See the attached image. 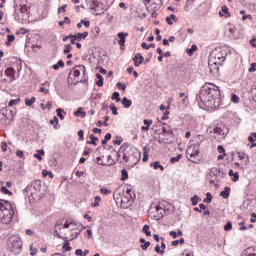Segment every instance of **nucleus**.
Listing matches in <instances>:
<instances>
[{
  "instance_id": "42",
  "label": "nucleus",
  "mask_w": 256,
  "mask_h": 256,
  "mask_svg": "<svg viewBox=\"0 0 256 256\" xmlns=\"http://www.w3.org/2000/svg\"><path fill=\"white\" fill-rule=\"evenodd\" d=\"M195 51H197V45L193 44L190 49L186 50V53L189 55V57H191Z\"/></svg>"
},
{
  "instance_id": "8",
  "label": "nucleus",
  "mask_w": 256,
  "mask_h": 256,
  "mask_svg": "<svg viewBox=\"0 0 256 256\" xmlns=\"http://www.w3.org/2000/svg\"><path fill=\"white\" fill-rule=\"evenodd\" d=\"M150 217L155 221H161L165 217V211L163 210V205L152 204L149 210Z\"/></svg>"
},
{
  "instance_id": "36",
  "label": "nucleus",
  "mask_w": 256,
  "mask_h": 256,
  "mask_svg": "<svg viewBox=\"0 0 256 256\" xmlns=\"http://www.w3.org/2000/svg\"><path fill=\"white\" fill-rule=\"evenodd\" d=\"M96 78L98 79L96 85L98 87H103V76L100 73H96Z\"/></svg>"
},
{
  "instance_id": "53",
  "label": "nucleus",
  "mask_w": 256,
  "mask_h": 256,
  "mask_svg": "<svg viewBox=\"0 0 256 256\" xmlns=\"http://www.w3.org/2000/svg\"><path fill=\"white\" fill-rule=\"evenodd\" d=\"M154 251L158 254V255H164L165 254V250H161V246L156 245V247L154 248Z\"/></svg>"
},
{
  "instance_id": "12",
  "label": "nucleus",
  "mask_w": 256,
  "mask_h": 256,
  "mask_svg": "<svg viewBox=\"0 0 256 256\" xmlns=\"http://www.w3.org/2000/svg\"><path fill=\"white\" fill-rule=\"evenodd\" d=\"M147 11H159L163 2L161 0H144Z\"/></svg>"
},
{
  "instance_id": "30",
  "label": "nucleus",
  "mask_w": 256,
  "mask_h": 256,
  "mask_svg": "<svg viewBox=\"0 0 256 256\" xmlns=\"http://www.w3.org/2000/svg\"><path fill=\"white\" fill-rule=\"evenodd\" d=\"M121 103H122L124 109H129V107H131V105H133V101L128 99L127 97H124L122 99Z\"/></svg>"
},
{
  "instance_id": "51",
  "label": "nucleus",
  "mask_w": 256,
  "mask_h": 256,
  "mask_svg": "<svg viewBox=\"0 0 256 256\" xmlns=\"http://www.w3.org/2000/svg\"><path fill=\"white\" fill-rule=\"evenodd\" d=\"M19 101H21V99L17 98V99H11L8 102V107H13V105H17L19 103Z\"/></svg>"
},
{
  "instance_id": "43",
  "label": "nucleus",
  "mask_w": 256,
  "mask_h": 256,
  "mask_svg": "<svg viewBox=\"0 0 256 256\" xmlns=\"http://www.w3.org/2000/svg\"><path fill=\"white\" fill-rule=\"evenodd\" d=\"M50 124L54 125V129H59V118L55 116L54 119L50 120Z\"/></svg>"
},
{
  "instance_id": "58",
  "label": "nucleus",
  "mask_w": 256,
  "mask_h": 256,
  "mask_svg": "<svg viewBox=\"0 0 256 256\" xmlns=\"http://www.w3.org/2000/svg\"><path fill=\"white\" fill-rule=\"evenodd\" d=\"M213 201V196H211V193L206 194V198L204 199V203H211Z\"/></svg>"
},
{
  "instance_id": "25",
  "label": "nucleus",
  "mask_w": 256,
  "mask_h": 256,
  "mask_svg": "<svg viewBox=\"0 0 256 256\" xmlns=\"http://www.w3.org/2000/svg\"><path fill=\"white\" fill-rule=\"evenodd\" d=\"M229 195H231V188L226 186L224 190L220 192V197L223 199H229Z\"/></svg>"
},
{
  "instance_id": "39",
  "label": "nucleus",
  "mask_w": 256,
  "mask_h": 256,
  "mask_svg": "<svg viewBox=\"0 0 256 256\" xmlns=\"http://www.w3.org/2000/svg\"><path fill=\"white\" fill-rule=\"evenodd\" d=\"M181 159H183V154H178L176 157L170 158V163L172 164L179 163Z\"/></svg>"
},
{
  "instance_id": "29",
  "label": "nucleus",
  "mask_w": 256,
  "mask_h": 256,
  "mask_svg": "<svg viewBox=\"0 0 256 256\" xmlns=\"http://www.w3.org/2000/svg\"><path fill=\"white\" fill-rule=\"evenodd\" d=\"M164 215H171L173 211H175V208L171 204H167L166 206H163Z\"/></svg>"
},
{
  "instance_id": "21",
  "label": "nucleus",
  "mask_w": 256,
  "mask_h": 256,
  "mask_svg": "<svg viewBox=\"0 0 256 256\" xmlns=\"http://www.w3.org/2000/svg\"><path fill=\"white\" fill-rule=\"evenodd\" d=\"M210 173L213 175V177H225V172H223L219 167L211 168Z\"/></svg>"
},
{
  "instance_id": "32",
  "label": "nucleus",
  "mask_w": 256,
  "mask_h": 256,
  "mask_svg": "<svg viewBox=\"0 0 256 256\" xmlns=\"http://www.w3.org/2000/svg\"><path fill=\"white\" fill-rule=\"evenodd\" d=\"M56 114H57V117H59V119H61V121H63V119H65L64 115H67V113L65 112V110H63V108H58L56 110Z\"/></svg>"
},
{
  "instance_id": "56",
  "label": "nucleus",
  "mask_w": 256,
  "mask_h": 256,
  "mask_svg": "<svg viewBox=\"0 0 256 256\" xmlns=\"http://www.w3.org/2000/svg\"><path fill=\"white\" fill-rule=\"evenodd\" d=\"M74 115H76V117H79V115H82V117H85L87 114L84 111H82V108H78V110L74 112Z\"/></svg>"
},
{
  "instance_id": "9",
  "label": "nucleus",
  "mask_w": 256,
  "mask_h": 256,
  "mask_svg": "<svg viewBox=\"0 0 256 256\" xmlns=\"http://www.w3.org/2000/svg\"><path fill=\"white\" fill-rule=\"evenodd\" d=\"M27 13V6L19 4V0H14V18L16 21H23Z\"/></svg>"
},
{
  "instance_id": "19",
  "label": "nucleus",
  "mask_w": 256,
  "mask_h": 256,
  "mask_svg": "<svg viewBox=\"0 0 256 256\" xmlns=\"http://www.w3.org/2000/svg\"><path fill=\"white\" fill-rule=\"evenodd\" d=\"M221 65L223 64L211 63V59L208 58V67L210 69V73H212L213 75H217V73H219V67H221Z\"/></svg>"
},
{
  "instance_id": "22",
  "label": "nucleus",
  "mask_w": 256,
  "mask_h": 256,
  "mask_svg": "<svg viewBox=\"0 0 256 256\" xmlns=\"http://www.w3.org/2000/svg\"><path fill=\"white\" fill-rule=\"evenodd\" d=\"M241 256H256V246L246 248L242 252Z\"/></svg>"
},
{
  "instance_id": "18",
  "label": "nucleus",
  "mask_w": 256,
  "mask_h": 256,
  "mask_svg": "<svg viewBox=\"0 0 256 256\" xmlns=\"http://www.w3.org/2000/svg\"><path fill=\"white\" fill-rule=\"evenodd\" d=\"M213 132L216 135H220L222 137H225V135H227V128L225 127V124H217L214 127Z\"/></svg>"
},
{
  "instance_id": "55",
  "label": "nucleus",
  "mask_w": 256,
  "mask_h": 256,
  "mask_svg": "<svg viewBox=\"0 0 256 256\" xmlns=\"http://www.w3.org/2000/svg\"><path fill=\"white\" fill-rule=\"evenodd\" d=\"M95 203H92V207H99V203H101V197L95 196Z\"/></svg>"
},
{
  "instance_id": "59",
  "label": "nucleus",
  "mask_w": 256,
  "mask_h": 256,
  "mask_svg": "<svg viewBox=\"0 0 256 256\" xmlns=\"http://www.w3.org/2000/svg\"><path fill=\"white\" fill-rule=\"evenodd\" d=\"M100 193H101V195H111V190H109L107 188H101Z\"/></svg>"
},
{
  "instance_id": "4",
  "label": "nucleus",
  "mask_w": 256,
  "mask_h": 256,
  "mask_svg": "<svg viewBox=\"0 0 256 256\" xmlns=\"http://www.w3.org/2000/svg\"><path fill=\"white\" fill-rule=\"evenodd\" d=\"M13 217H15L13 204L7 200L0 199V223L11 225Z\"/></svg>"
},
{
  "instance_id": "15",
  "label": "nucleus",
  "mask_w": 256,
  "mask_h": 256,
  "mask_svg": "<svg viewBox=\"0 0 256 256\" xmlns=\"http://www.w3.org/2000/svg\"><path fill=\"white\" fill-rule=\"evenodd\" d=\"M226 35L229 37V39H239V32L237 31V28L232 25L227 26Z\"/></svg>"
},
{
  "instance_id": "57",
  "label": "nucleus",
  "mask_w": 256,
  "mask_h": 256,
  "mask_svg": "<svg viewBox=\"0 0 256 256\" xmlns=\"http://www.w3.org/2000/svg\"><path fill=\"white\" fill-rule=\"evenodd\" d=\"M150 246H151V242L146 241V243L141 245V250L142 251H147V249H149Z\"/></svg>"
},
{
  "instance_id": "23",
  "label": "nucleus",
  "mask_w": 256,
  "mask_h": 256,
  "mask_svg": "<svg viewBox=\"0 0 256 256\" xmlns=\"http://www.w3.org/2000/svg\"><path fill=\"white\" fill-rule=\"evenodd\" d=\"M133 61H134L135 67H139L143 63V61H145V58L143 57V55L137 53L134 56Z\"/></svg>"
},
{
  "instance_id": "52",
  "label": "nucleus",
  "mask_w": 256,
  "mask_h": 256,
  "mask_svg": "<svg viewBox=\"0 0 256 256\" xmlns=\"http://www.w3.org/2000/svg\"><path fill=\"white\" fill-rule=\"evenodd\" d=\"M73 51V46L71 44H66L64 48V54L67 55V53H71Z\"/></svg>"
},
{
  "instance_id": "64",
  "label": "nucleus",
  "mask_w": 256,
  "mask_h": 256,
  "mask_svg": "<svg viewBox=\"0 0 256 256\" xmlns=\"http://www.w3.org/2000/svg\"><path fill=\"white\" fill-rule=\"evenodd\" d=\"M231 101L233 103H239V97L237 94H233L232 97H231Z\"/></svg>"
},
{
  "instance_id": "50",
  "label": "nucleus",
  "mask_w": 256,
  "mask_h": 256,
  "mask_svg": "<svg viewBox=\"0 0 256 256\" xmlns=\"http://www.w3.org/2000/svg\"><path fill=\"white\" fill-rule=\"evenodd\" d=\"M106 159H107V163H105V165H108V166H111V165H115V160H113V158L111 157V155H108L107 157H106Z\"/></svg>"
},
{
  "instance_id": "31",
  "label": "nucleus",
  "mask_w": 256,
  "mask_h": 256,
  "mask_svg": "<svg viewBox=\"0 0 256 256\" xmlns=\"http://www.w3.org/2000/svg\"><path fill=\"white\" fill-rule=\"evenodd\" d=\"M90 141H88V145H94V147H97V141H99V138L93 134H90Z\"/></svg>"
},
{
  "instance_id": "24",
  "label": "nucleus",
  "mask_w": 256,
  "mask_h": 256,
  "mask_svg": "<svg viewBox=\"0 0 256 256\" xmlns=\"http://www.w3.org/2000/svg\"><path fill=\"white\" fill-rule=\"evenodd\" d=\"M71 225H75V227H81V223L77 222V221H73V220H66V222L64 223L63 227L64 229H69V227H71Z\"/></svg>"
},
{
  "instance_id": "54",
  "label": "nucleus",
  "mask_w": 256,
  "mask_h": 256,
  "mask_svg": "<svg viewBox=\"0 0 256 256\" xmlns=\"http://www.w3.org/2000/svg\"><path fill=\"white\" fill-rule=\"evenodd\" d=\"M248 141L250 143H255V141H256V132L251 133V135L248 137Z\"/></svg>"
},
{
  "instance_id": "40",
  "label": "nucleus",
  "mask_w": 256,
  "mask_h": 256,
  "mask_svg": "<svg viewBox=\"0 0 256 256\" xmlns=\"http://www.w3.org/2000/svg\"><path fill=\"white\" fill-rule=\"evenodd\" d=\"M201 198H199L198 195H194L193 197L190 198L191 204L193 205V207H195Z\"/></svg>"
},
{
  "instance_id": "2",
  "label": "nucleus",
  "mask_w": 256,
  "mask_h": 256,
  "mask_svg": "<svg viewBox=\"0 0 256 256\" xmlns=\"http://www.w3.org/2000/svg\"><path fill=\"white\" fill-rule=\"evenodd\" d=\"M23 66L21 60H16L13 66H10L3 71H0V89L13 83V81L19 79V73H21Z\"/></svg>"
},
{
  "instance_id": "60",
  "label": "nucleus",
  "mask_w": 256,
  "mask_h": 256,
  "mask_svg": "<svg viewBox=\"0 0 256 256\" xmlns=\"http://www.w3.org/2000/svg\"><path fill=\"white\" fill-rule=\"evenodd\" d=\"M62 249H64V251H71V244L69 242L64 243Z\"/></svg>"
},
{
  "instance_id": "45",
  "label": "nucleus",
  "mask_w": 256,
  "mask_h": 256,
  "mask_svg": "<svg viewBox=\"0 0 256 256\" xmlns=\"http://www.w3.org/2000/svg\"><path fill=\"white\" fill-rule=\"evenodd\" d=\"M103 157H104V156H98V157H96L95 163H97V165H102V167H105V166H107V164H105V163L103 162Z\"/></svg>"
},
{
  "instance_id": "10",
  "label": "nucleus",
  "mask_w": 256,
  "mask_h": 256,
  "mask_svg": "<svg viewBox=\"0 0 256 256\" xmlns=\"http://www.w3.org/2000/svg\"><path fill=\"white\" fill-rule=\"evenodd\" d=\"M11 253L14 255H19L23 247V242L19 236H13L10 238Z\"/></svg>"
},
{
  "instance_id": "26",
  "label": "nucleus",
  "mask_w": 256,
  "mask_h": 256,
  "mask_svg": "<svg viewBox=\"0 0 256 256\" xmlns=\"http://www.w3.org/2000/svg\"><path fill=\"white\" fill-rule=\"evenodd\" d=\"M238 159L244 161V165H249V156L246 153L238 152Z\"/></svg>"
},
{
  "instance_id": "47",
  "label": "nucleus",
  "mask_w": 256,
  "mask_h": 256,
  "mask_svg": "<svg viewBox=\"0 0 256 256\" xmlns=\"http://www.w3.org/2000/svg\"><path fill=\"white\" fill-rule=\"evenodd\" d=\"M0 191H1V193H3L4 195H9V196H11V195H13V192H11L9 189H7L5 186H2L1 188H0Z\"/></svg>"
},
{
  "instance_id": "37",
  "label": "nucleus",
  "mask_w": 256,
  "mask_h": 256,
  "mask_svg": "<svg viewBox=\"0 0 256 256\" xmlns=\"http://www.w3.org/2000/svg\"><path fill=\"white\" fill-rule=\"evenodd\" d=\"M177 20V16H175V14H171L170 16L166 17V23H168V25H173V21Z\"/></svg>"
},
{
  "instance_id": "63",
  "label": "nucleus",
  "mask_w": 256,
  "mask_h": 256,
  "mask_svg": "<svg viewBox=\"0 0 256 256\" xmlns=\"http://www.w3.org/2000/svg\"><path fill=\"white\" fill-rule=\"evenodd\" d=\"M162 133H163V135H169L171 133V129L164 126L162 128Z\"/></svg>"
},
{
  "instance_id": "3",
  "label": "nucleus",
  "mask_w": 256,
  "mask_h": 256,
  "mask_svg": "<svg viewBox=\"0 0 256 256\" xmlns=\"http://www.w3.org/2000/svg\"><path fill=\"white\" fill-rule=\"evenodd\" d=\"M120 153H123V161L129 163L132 167H135L141 161V152L131 144H122L120 146Z\"/></svg>"
},
{
  "instance_id": "33",
  "label": "nucleus",
  "mask_w": 256,
  "mask_h": 256,
  "mask_svg": "<svg viewBox=\"0 0 256 256\" xmlns=\"http://www.w3.org/2000/svg\"><path fill=\"white\" fill-rule=\"evenodd\" d=\"M142 232L146 234V237H151V226L144 225L142 228Z\"/></svg>"
},
{
  "instance_id": "11",
  "label": "nucleus",
  "mask_w": 256,
  "mask_h": 256,
  "mask_svg": "<svg viewBox=\"0 0 256 256\" xmlns=\"http://www.w3.org/2000/svg\"><path fill=\"white\" fill-rule=\"evenodd\" d=\"M135 193L129 186H126L124 196L122 198V207L125 209L129 207V203H131V199H134Z\"/></svg>"
},
{
  "instance_id": "34",
  "label": "nucleus",
  "mask_w": 256,
  "mask_h": 256,
  "mask_svg": "<svg viewBox=\"0 0 256 256\" xmlns=\"http://www.w3.org/2000/svg\"><path fill=\"white\" fill-rule=\"evenodd\" d=\"M13 41H15V35L8 34L7 41L5 42V45L7 47H11V43H13Z\"/></svg>"
},
{
  "instance_id": "48",
  "label": "nucleus",
  "mask_w": 256,
  "mask_h": 256,
  "mask_svg": "<svg viewBox=\"0 0 256 256\" xmlns=\"http://www.w3.org/2000/svg\"><path fill=\"white\" fill-rule=\"evenodd\" d=\"M121 173H122L121 181H127V179H129V173L127 172V170L123 169Z\"/></svg>"
},
{
  "instance_id": "17",
  "label": "nucleus",
  "mask_w": 256,
  "mask_h": 256,
  "mask_svg": "<svg viewBox=\"0 0 256 256\" xmlns=\"http://www.w3.org/2000/svg\"><path fill=\"white\" fill-rule=\"evenodd\" d=\"M89 37V32L85 31L83 33L70 34L71 43L75 45V41H81V39H87Z\"/></svg>"
},
{
  "instance_id": "49",
  "label": "nucleus",
  "mask_w": 256,
  "mask_h": 256,
  "mask_svg": "<svg viewBox=\"0 0 256 256\" xmlns=\"http://www.w3.org/2000/svg\"><path fill=\"white\" fill-rule=\"evenodd\" d=\"M111 137H112L111 133H107L104 139L102 140V145H107V142L111 141Z\"/></svg>"
},
{
  "instance_id": "6",
  "label": "nucleus",
  "mask_w": 256,
  "mask_h": 256,
  "mask_svg": "<svg viewBox=\"0 0 256 256\" xmlns=\"http://www.w3.org/2000/svg\"><path fill=\"white\" fill-rule=\"evenodd\" d=\"M26 196L29 198V199H34V200H37V199H41V182L40 180H35L33 181L31 184H29L26 189Z\"/></svg>"
},
{
  "instance_id": "46",
  "label": "nucleus",
  "mask_w": 256,
  "mask_h": 256,
  "mask_svg": "<svg viewBox=\"0 0 256 256\" xmlns=\"http://www.w3.org/2000/svg\"><path fill=\"white\" fill-rule=\"evenodd\" d=\"M35 101H37V98H35V97H32L31 99H26L25 105L27 107H31L33 105V103H35Z\"/></svg>"
},
{
  "instance_id": "28",
  "label": "nucleus",
  "mask_w": 256,
  "mask_h": 256,
  "mask_svg": "<svg viewBox=\"0 0 256 256\" xmlns=\"http://www.w3.org/2000/svg\"><path fill=\"white\" fill-rule=\"evenodd\" d=\"M145 126L141 127L142 131H149L151 125H153V120H149V119H144L143 121Z\"/></svg>"
},
{
  "instance_id": "38",
  "label": "nucleus",
  "mask_w": 256,
  "mask_h": 256,
  "mask_svg": "<svg viewBox=\"0 0 256 256\" xmlns=\"http://www.w3.org/2000/svg\"><path fill=\"white\" fill-rule=\"evenodd\" d=\"M61 67H65V62H63V60H59L57 64H54L52 69H54V71H58V69Z\"/></svg>"
},
{
  "instance_id": "1",
  "label": "nucleus",
  "mask_w": 256,
  "mask_h": 256,
  "mask_svg": "<svg viewBox=\"0 0 256 256\" xmlns=\"http://www.w3.org/2000/svg\"><path fill=\"white\" fill-rule=\"evenodd\" d=\"M196 101L207 107V109H219L221 105V89L213 83H205L201 87Z\"/></svg>"
},
{
  "instance_id": "44",
  "label": "nucleus",
  "mask_w": 256,
  "mask_h": 256,
  "mask_svg": "<svg viewBox=\"0 0 256 256\" xmlns=\"http://www.w3.org/2000/svg\"><path fill=\"white\" fill-rule=\"evenodd\" d=\"M112 101H116V103H119L121 101V97L119 92H114L111 97Z\"/></svg>"
},
{
  "instance_id": "27",
  "label": "nucleus",
  "mask_w": 256,
  "mask_h": 256,
  "mask_svg": "<svg viewBox=\"0 0 256 256\" xmlns=\"http://www.w3.org/2000/svg\"><path fill=\"white\" fill-rule=\"evenodd\" d=\"M150 167H152V169H154L155 171H157V169H160V171H165V167H163V165H161V162L159 161L152 162L150 164Z\"/></svg>"
},
{
  "instance_id": "61",
  "label": "nucleus",
  "mask_w": 256,
  "mask_h": 256,
  "mask_svg": "<svg viewBox=\"0 0 256 256\" xmlns=\"http://www.w3.org/2000/svg\"><path fill=\"white\" fill-rule=\"evenodd\" d=\"M233 229V224L231 222H227L224 226V231H231Z\"/></svg>"
},
{
  "instance_id": "41",
  "label": "nucleus",
  "mask_w": 256,
  "mask_h": 256,
  "mask_svg": "<svg viewBox=\"0 0 256 256\" xmlns=\"http://www.w3.org/2000/svg\"><path fill=\"white\" fill-rule=\"evenodd\" d=\"M141 47H142V49H146V50L155 49V44L154 43L147 44L146 42H143L141 44Z\"/></svg>"
},
{
  "instance_id": "14",
  "label": "nucleus",
  "mask_w": 256,
  "mask_h": 256,
  "mask_svg": "<svg viewBox=\"0 0 256 256\" xmlns=\"http://www.w3.org/2000/svg\"><path fill=\"white\" fill-rule=\"evenodd\" d=\"M125 189L126 187L123 186H119L114 190L113 193V199L116 201V203H121V205H123V197L125 195Z\"/></svg>"
},
{
  "instance_id": "62",
  "label": "nucleus",
  "mask_w": 256,
  "mask_h": 256,
  "mask_svg": "<svg viewBox=\"0 0 256 256\" xmlns=\"http://www.w3.org/2000/svg\"><path fill=\"white\" fill-rule=\"evenodd\" d=\"M117 87H118V89H121V91H126V89H127V85H125L121 82L117 83Z\"/></svg>"
},
{
  "instance_id": "13",
  "label": "nucleus",
  "mask_w": 256,
  "mask_h": 256,
  "mask_svg": "<svg viewBox=\"0 0 256 256\" xmlns=\"http://www.w3.org/2000/svg\"><path fill=\"white\" fill-rule=\"evenodd\" d=\"M90 1V9L94 11L95 15H103V3L97 0H89Z\"/></svg>"
},
{
  "instance_id": "5",
  "label": "nucleus",
  "mask_w": 256,
  "mask_h": 256,
  "mask_svg": "<svg viewBox=\"0 0 256 256\" xmlns=\"http://www.w3.org/2000/svg\"><path fill=\"white\" fill-rule=\"evenodd\" d=\"M201 143L191 145L186 150V158L191 161V163H199L201 161Z\"/></svg>"
},
{
  "instance_id": "7",
  "label": "nucleus",
  "mask_w": 256,
  "mask_h": 256,
  "mask_svg": "<svg viewBox=\"0 0 256 256\" xmlns=\"http://www.w3.org/2000/svg\"><path fill=\"white\" fill-rule=\"evenodd\" d=\"M227 53V49L217 48L210 53L208 59H210V63L212 64L218 63L219 65H223V63H225V59H227Z\"/></svg>"
},
{
  "instance_id": "16",
  "label": "nucleus",
  "mask_w": 256,
  "mask_h": 256,
  "mask_svg": "<svg viewBox=\"0 0 256 256\" xmlns=\"http://www.w3.org/2000/svg\"><path fill=\"white\" fill-rule=\"evenodd\" d=\"M82 73H85V67L83 65H78L75 69L71 70L69 73V79H77Z\"/></svg>"
},
{
  "instance_id": "20",
  "label": "nucleus",
  "mask_w": 256,
  "mask_h": 256,
  "mask_svg": "<svg viewBox=\"0 0 256 256\" xmlns=\"http://www.w3.org/2000/svg\"><path fill=\"white\" fill-rule=\"evenodd\" d=\"M117 37L120 38V40L118 41V45H120V47H125V41L127 37H129V33L120 32L117 34Z\"/></svg>"
},
{
  "instance_id": "35",
  "label": "nucleus",
  "mask_w": 256,
  "mask_h": 256,
  "mask_svg": "<svg viewBox=\"0 0 256 256\" xmlns=\"http://www.w3.org/2000/svg\"><path fill=\"white\" fill-rule=\"evenodd\" d=\"M41 155H45V150H37V153L34 154L35 159H38V161H43V157Z\"/></svg>"
}]
</instances>
